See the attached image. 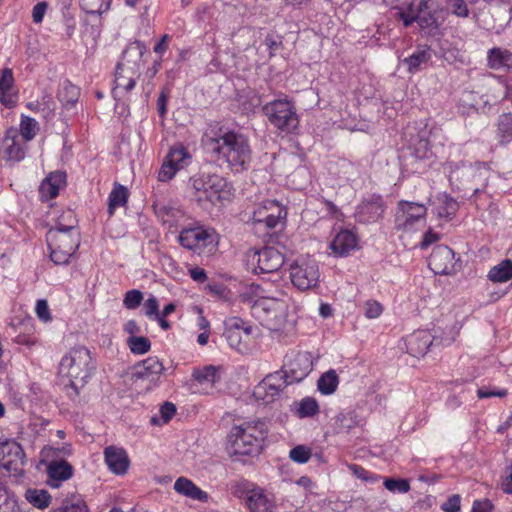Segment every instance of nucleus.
I'll list each match as a JSON object with an SVG mask.
<instances>
[{"instance_id": "nucleus-1", "label": "nucleus", "mask_w": 512, "mask_h": 512, "mask_svg": "<svg viewBox=\"0 0 512 512\" xmlns=\"http://www.w3.org/2000/svg\"><path fill=\"white\" fill-rule=\"evenodd\" d=\"M202 143L221 165L235 173L246 171L252 161V150L247 136L234 130L214 127L206 131Z\"/></svg>"}, {"instance_id": "nucleus-2", "label": "nucleus", "mask_w": 512, "mask_h": 512, "mask_svg": "<svg viewBox=\"0 0 512 512\" xmlns=\"http://www.w3.org/2000/svg\"><path fill=\"white\" fill-rule=\"evenodd\" d=\"M268 428L263 421H249L234 425L228 434L227 450L231 457H256L264 448Z\"/></svg>"}, {"instance_id": "nucleus-3", "label": "nucleus", "mask_w": 512, "mask_h": 512, "mask_svg": "<svg viewBox=\"0 0 512 512\" xmlns=\"http://www.w3.org/2000/svg\"><path fill=\"white\" fill-rule=\"evenodd\" d=\"M96 370V360L93 358L89 349L79 346L71 349L60 361L59 373L69 378V384L66 385L69 397L74 398L79 395V389L84 387L88 379Z\"/></svg>"}, {"instance_id": "nucleus-4", "label": "nucleus", "mask_w": 512, "mask_h": 512, "mask_svg": "<svg viewBox=\"0 0 512 512\" xmlns=\"http://www.w3.org/2000/svg\"><path fill=\"white\" fill-rule=\"evenodd\" d=\"M187 192L191 200L207 208L227 199L231 194V185L219 174L199 172L189 178Z\"/></svg>"}, {"instance_id": "nucleus-5", "label": "nucleus", "mask_w": 512, "mask_h": 512, "mask_svg": "<svg viewBox=\"0 0 512 512\" xmlns=\"http://www.w3.org/2000/svg\"><path fill=\"white\" fill-rule=\"evenodd\" d=\"M490 175V167L486 162L450 163L449 181L458 189L469 186L474 193H478L480 187H485Z\"/></svg>"}, {"instance_id": "nucleus-6", "label": "nucleus", "mask_w": 512, "mask_h": 512, "mask_svg": "<svg viewBox=\"0 0 512 512\" xmlns=\"http://www.w3.org/2000/svg\"><path fill=\"white\" fill-rule=\"evenodd\" d=\"M269 123L280 132L290 134L299 126V117L295 104L286 96L267 102L262 107Z\"/></svg>"}, {"instance_id": "nucleus-7", "label": "nucleus", "mask_w": 512, "mask_h": 512, "mask_svg": "<svg viewBox=\"0 0 512 512\" xmlns=\"http://www.w3.org/2000/svg\"><path fill=\"white\" fill-rule=\"evenodd\" d=\"M244 263L247 270L254 274L273 273L283 266L284 252L272 246L251 248L245 253Z\"/></svg>"}, {"instance_id": "nucleus-8", "label": "nucleus", "mask_w": 512, "mask_h": 512, "mask_svg": "<svg viewBox=\"0 0 512 512\" xmlns=\"http://www.w3.org/2000/svg\"><path fill=\"white\" fill-rule=\"evenodd\" d=\"M252 315L269 330H279L285 323V303L274 298L254 301Z\"/></svg>"}, {"instance_id": "nucleus-9", "label": "nucleus", "mask_w": 512, "mask_h": 512, "mask_svg": "<svg viewBox=\"0 0 512 512\" xmlns=\"http://www.w3.org/2000/svg\"><path fill=\"white\" fill-rule=\"evenodd\" d=\"M289 271L291 282L298 290H310L319 282V267L314 259H297L290 265Z\"/></svg>"}, {"instance_id": "nucleus-10", "label": "nucleus", "mask_w": 512, "mask_h": 512, "mask_svg": "<svg viewBox=\"0 0 512 512\" xmlns=\"http://www.w3.org/2000/svg\"><path fill=\"white\" fill-rule=\"evenodd\" d=\"M224 326L223 336L229 346L240 353H246L253 333L252 326L239 317L226 319Z\"/></svg>"}, {"instance_id": "nucleus-11", "label": "nucleus", "mask_w": 512, "mask_h": 512, "mask_svg": "<svg viewBox=\"0 0 512 512\" xmlns=\"http://www.w3.org/2000/svg\"><path fill=\"white\" fill-rule=\"evenodd\" d=\"M26 455L22 446L14 440L0 443V466L14 477H22Z\"/></svg>"}, {"instance_id": "nucleus-12", "label": "nucleus", "mask_w": 512, "mask_h": 512, "mask_svg": "<svg viewBox=\"0 0 512 512\" xmlns=\"http://www.w3.org/2000/svg\"><path fill=\"white\" fill-rule=\"evenodd\" d=\"M215 238L213 229L189 226L180 232L179 242L183 247L200 254L206 247L214 244Z\"/></svg>"}, {"instance_id": "nucleus-13", "label": "nucleus", "mask_w": 512, "mask_h": 512, "mask_svg": "<svg viewBox=\"0 0 512 512\" xmlns=\"http://www.w3.org/2000/svg\"><path fill=\"white\" fill-rule=\"evenodd\" d=\"M429 268L438 275L455 274L461 267L454 251L446 245L434 248L428 261Z\"/></svg>"}, {"instance_id": "nucleus-14", "label": "nucleus", "mask_w": 512, "mask_h": 512, "mask_svg": "<svg viewBox=\"0 0 512 512\" xmlns=\"http://www.w3.org/2000/svg\"><path fill=\"white\" fill-rule=\"evenodd\" d=\"M75 226H51L46 234L49 248L57 247L69 249L73 252L79 247V232L74 230Z\"/></svg>"}, {"instance_id": "nucleus-15", "label": "nucleus", "mask_w": 512, "mask_h": 512, "mask_svg": "<svg viewBox=\"0 0 512 512\" xmlns=\"http://www.w3.org/2000/svg\"><path fill=\"white\" fill-rule=\"evenodd\" d=\"M25 141L20 137L16 128L6 131L0 147V155L10 162H19L25 157Z\"/></svg>"}, {"instance_id": "nucleus-16", "label": "nucleus", "mask_w": 512, "mask_h": 512, "mask_svg": "<svg viewBox=\"0 0 512 512\" xmlns=\"http://www.w3.org/2000/svg\"><path fill=\"white\" fill-rule=\"evenodd\" d=\"M289 383L280 372L266 376L254 390V395L266 403L274 400Z\"/></svg>"}, {"instance_id": "nucleus-17", "label": "nucleus", "mask_w": 512, "mask_h": 512, "mask_svg": "<svg viewBox=\"0 0 512 512\" xmlns=\"http://www.w3.org/2000/svg\"><path fill=\"white\" fill-rule=\"evenodd\" d=\"M329 247L333 255L346 257L359 249V237L354 230L343 228L334 236Z\"/></svg>"}, {"instance_id": "nucleus-18", "label": "nucleus", "mask_w": 512, "mask_h": 512, "mask_svg": "<svg viewBox=\"0 0 512 512\" xmlns=\"http://www.w3.org/2000/svg\"><path fill=\"white\" fill-rule=\"evenodd\" d=\"M385 211V204L381 195L373 194L363 200L357 207L359 221L364 223H375L382 219Z\"/></svg>"}, {"instance_id": "nucleus-19", "label": "nucleus", "mask_w": 512, "mask_h": 512, "mask_svg": "<svg viewBox=\"0 0 512 512\" xmlns=\"http://www.w3.org/2000/svg\"><path fill=\"white\" fill-rule=\"evenodd\" d=\"M141 72H136L116 65L115 86L112 89V95L115 100L124 98L136 85Z\"/></svg>"}, {"instance_id": "nucleus-20", "label": "nucleus", "mask_w": 512, "mask_h": 512, "mask_svg": "<svg viewBox=\"0 0 512 512\" xmlns=\"http://www.w3.org/2000/svg\"><path fill=\"white\" fill-rule=\"evenodd\" d=\"M103 454L105 463L112 473L120 476L127 473L130 459L124 448L110 445L104 449Z\"/></svg>"}, {"instance_id": "nucleus-21", "label": "nucleus", "mask_w": 512, "mask_h": 512, "mask_svg": "<svg viewBox=\"0 0 512 512\" xmlns=\"http://www.w3.org/2000/svg\"><path fill=\"white\" fill-rule=\"evenodd\" d=\"M427 214L425 205L401 200L398 202L396 211V221L401 224H413L414 222L424 221Z\"/></svg>"}, {"instance_id": "nucleus-22", "label": "nucleus", "mask_w": 512, "mask_h": 512, "mask_svg": "<svg viewBox=\"0 0 512 512\" xmlns=\"http://www.w3.org/2000/svg\"><path fill=\"white\" fill-rule=\"evenodd\" d=\"M147 51V47L141 41H134L127 45L122 53L121 61L118 66L140 72L143 65V55Z\"/></svg>"}, {"instance_id": "nucleus-23", "label": "nucleus", "mask_w": 512, "mask_h": 512, "mask_svg": "<svg viewBox=\"0 0 512 512\" xmlns=\"http://www.w3.org/2000/svg\"><path fill=\"white\" fill-rule=\"evenodd\" d=\"M311 370L312 363L309 357L306 354H298L287 364V370L283 376L290 385L302 381Z\"/></svg>"}, {"instance_id": "nucleus-24", "label": "nucleus", "mask_w": 512, "mask_h": 512, "mask_svg": "<svg viewBox=\"0 0 512 512\" xmlns=\"http://www.w3.org/2000/svg\"><path fill=\"white\" fill-rule=\"evenodd\" d=\"M266 246H278L284 251L291 246V235L286 226H264V231L259 234Z\"/></svg>"}, {"instance_id": "nucleus-25", "label": "nucleus", "mask_w": 512, "mask_h": 512, "mask_svg": "<svg viewBox=\"0 0 512 512\" xmlns=\"http://www.w3.org/2000/svg\"><path fill=\"white\" fill-rule=\"evenodd\" d=\"M246 504L251 512H278L273 499L259 487H254L250 491Z\"/></svg>"}, {"instance_id": "nucleus-26", "label": "nucleus", "mask_w": 512, "mask_h": 512, "mask_svg": "<svg viewBox=\"0 0 512 512\" xmlns=\"http://www.w3.org/2000/svg\"><path fill=\"white\" fill-rule=\"evenodd\" d=\"M73 468L66 460H54L47 466V484L52 488H58L61 482L72 477Z\"/></svg>"}, {"instance_id": "nucleus-27", "label": "nucleus", "mask_w": 512, "mask_h": 512, "mask_svg": "<svg viewBox=\"0 0 512 512\" xmlns=\"http://www.w3.org/2000/svg\"><path fill=\"white\" fill-rule=\"evenodd\" d=\"M66 184V173L63 171L51 172L40 184L39 193L43 200H50L59 194V190Z\"/></svg>"}, {"instance_id": "nucleus-28", "label": "nucleus", "mask_w": 512, "mask_h": 512, "mask_svg": "<svg viewBox=\"0 0 512 512\" xmlns=\"http://www.w3.org/2000/svg\"><path fill=\"white\" fill-rule=\"evenodd\" d=\"M176 493L192 500L206 503L209 500L207 492L199 488L192 480L186 477H179L173 486Z\"/></svg>"}, {"instance_id": "nucleus-29", "label": "nucleus", "mask_w": 512, "mask_h": 512, "mask_svg": "<svg viewBox=\"0 0 512 512\" xmlns=\"http://www.w3.org/2000/svg\"><path fill=\"white\" fill-rule=\"evenodd\" d=\"M458 209V202L447 193H439L436 196L433 210L439 219L451 221Z\"/></svg>"}, {"instance_id": "nucleus-30", "label": "nucleus", "mask_w": 512, "mask_h": 512, "mask_svg": "<svg viewBox=\"0 0 512 512\" xmlns=\"http://www.w3.org/2000/svg\"><path fill=\"white\" fill-rule=\"evenodd\" d=\"M164 371L163 363L155 356L148 357L138 366L135 375L141 379H147L156 383Z\"/></svg>"}, {"instance_id": "nucleus-31", "label": "nucleus", "mask_w": 512, "mask_h": 512, "mask_svg": "<svg viewBox=\"0 0 512 512\" xmlns=\"http://www.w3.org/2000/svg\"><path fill=\"white\" fill-rule=\"evenodd\" d=\"M432 336L426 331L413 333L407 341L408 352L414 357H423L432 345Z\"/></svg>"}, {"instance_id": "nucleus-32", "label": "nucleus", "mask_w": 512, "mask_h": 512, "mask_svg": "<svg viewBox=\"0 0 512 512\" xmlns=\"http://www.w3.org/2000/svg\"><path fill=\"white\" fill-rule=\"evenodd\" d=\"M432 58L431 49L427 46L418 47L410 56L403 59L409 73L418 72Z\"/></svg>"}, {"instance_id": "nucleus-33", "label": "nucleus", "mask_w": 512, "mask_h": 512, "mask_svg": "<svg viewBox=\"0 0 512 512\" xmlns=\"http://www.w3.org/2000/svg\"><path fill=\"white\" fill-rule=\"evenodd\" d=\"M487 278L493 283H505L512 279V260L504 259L493 266L489 270Z\"/></svg>"}, {"instance_id": "nucleus-34", "label": "nucleus", "mask_w": 512, "mask_h": 512, "mask_svg": "<svg viewBox=\"0 0 512 512\" xmlns=\"http://www.w3.org/2000/svg\"><path fill=\"white\" fill-rule=\"evenodd\" d=\"M80 96V89L69 81H64L58 91V99L62 105L69 109L73 107Z\"/></svg>"}, {"instance_id": "nucleus-35", "label": "nucleus", "mask_w": 512, "mask_h": 512, "mask_svg": "<svg viewBox=\"0 0 512 512\" xmlns=\"http://www.w3.org/2000/svg\"><path fill=\"white\" fill-rule=\"evenodd\" d=\"M339 385V377L335 370L323 373L317 381V389L322 395L333 394Z\"/></svg>"}, {"instance_id": "nucleus-36", "label": "nucleus", "mask_w": 512, "mask_h": 512, "mask_svg": "<svg viewBox=\"0 0 512 512\" xmlns=\"http://www.w3.org/2000/svg\"><path fill=\"white\" fill-rule=\"evenodd\" d=\"M320 407L317 400L313 397L306 396L302 398L295 409V414L300 418H312L318 415Z\"/></svg>"}, {"instance_id": "nucleus-37", "label": "nucleus", "mask_w": 512, "mask_h": 512, "mask_svg": "<svg viewBox=\"0 0 512 512\" xmlns=\"http://www.w3.org/2000/svg\"><path fill=\"white\" fill-rule=\"evenodd\" d=\"M192 377L199 384H209L211 387H214L220 380L218 368L213 365L205 366L202 369H195Z\"/></svg>"}, {"instance_id": "nucleus-38", "label": "nucleus", "mask_w": 512, "mask_h": 512, "mask_svg": "<svg viewBox=\"0 0 512 512\" xmlns=\"http://www.w3.org/2000/svg\"><path fill=\"white\" fill-rule=\"evenodd\" d=\"M497 137L501 144L512 141V113L501 114L497 120Z\"/></svg>"}, {"instance_id": "nucleus-39", "label": "nucleus", "mask_w": 512, "mask_h": 512, "mask_svg": "<svg viewBox=\"0 0 512 512\" xmlns=\"http://www.w3.org/2000/svg\"><path fill=\"white\" fill-rule=\"evenodd\" d=\"M269 221L266 224H279L286 221L287 209L277 200H266Z\"/></svg>"}, {"instance_id": "nucleus-40", "label": "nucleus", "mask_w": 512, "mask_h": 512, "mask_svg": "<svg viewBox=\"0 0 512 512\" xmlns=\"http://www.w3.org/2000/svg\"><path fill=\"white\" fill-rule=\"evenodd\" d=\"M128 189L123 185H115L109 195L108 212L113 214L117 207L124 206L128 199Z\"/></svg>"}, {"instance_id": "nucleus-41", "label": "nucleus", "mask_w": 512, "mask_h": 512, "mask_svg": "<svg viewBox=\"0 0 512 512\" xmlns=\"http://www.w3.org/2000/svg\"><path fill=\"white\" fill-rule=\"evenodd\" d=\"M25 496L30 504L39 509L47 508L51 502L50 494L43 489H28Z\"/></svg>"}, {"instance_id": "nucleus-42", "label": "nucleus", "mask_w": 512, "mask_h": 512, "mask_svg": "<svg viewBox=\"0 0 512 512\" xmlns=\"http://www.w3.org/2000/svg\"><path fill=\"white\" fill-rule=\"evenodd\" d=\"M112 0H79L80 7L87 14L102 15L106 13L111 6Z\"/></svg>"}, {"instance_id": "nucleus-43", "label": "nucleus", "mask_w": 512, "mask_h": 512, "mask_svg": "<svg viewBox=\"0 0 512 512\" xmlns=\"http://www.w3.org/2000/svg\"><path fill=\"white\" fill-rule=\"evenodd\" d=\"M126 344L134 355H144L151 349V341L144 336H129L126 339Z\"/></svg>"}, {"instance_id": "nucleus-44", "label": "nucleus", "mask_w": 512, "mask_h": 512, "mask_svg": "<svg viewBox=\"0 0 512 512\" xmlns=\"http://www.w3.org/2000/svg\"><path fill=\"white\" fill-rule=\"evenodd\" d=\"M189 157L187 150L183 146H176L170 149V152L166 157V161L178 169H181L187 164V159Z\"/></svg>"}, {"instance_id": "nucleus-45", "label": "nucleus", "mask_w": 512, "mask_h": 512, "mask_svg": "<svg viewBox=\"0 0 512 512\" xmlns=\"http://www.w3.org/2000/svg\"><path fill=\"white\" fill-rule=\"evenodd\" d=\"M53 512H89V510L83 499L74 497L72 499H65L62 505Z\"/></svg>"}, {"instance_id": "nucleus-46", "label": "nucleus", "mask_w": 512, "mask_h": 512, "mask_svg": "<svg viewBox=\"0 0 512 512\" xmlns=\"http://www.w3.org/2000/svg\"><path fill=\"white\" fill-rule=\"evenodd\" d=\"M37 122L30 117H23L20 123L19 135L24 141H30L36 136Z\"/></svg>"}, {"instance_id": "nucleus-47", "label": "nucleus", "mask_w": 512, "mask_h": 512, "mask_svg": "<svg viewBox=\"0 0 512 512\" xmlns=\"http://www.w3.org/2000/svg\"><path fill=\"white\" fill-rule=\"evenodd\" d=\"M396 16L399 20L403 22L405 27H409L414 22H417V13L415 10L414 2H410L407 5L406 10L402 8H397Z\"/></svg>"}, {"instance_id": "nucleus-48", "label": "nucleus", "mask_w": 512, "mask_h": 512, "mask_svg": "<svg viewBox=\"0 0 512 512\" xmlns=\"http://www.w3.org/2000/svg\"><path fill=\"white\" fill-rule=\"evenodd\" d=\"M384 487L392 493L404 494L410 490V483L407 479L386 478Z\"/></svg>"}, {"instance_id": "nucleus-49", "label": "nucleus", "mask_w": 512, "mask_h": 512, "mask_svg": "<svg viewBox=\"0 0 512 512\" xmlns=\"http://www.w3.org/2000/svg\"><path fill=\"white\" fill-rule=\"evenodd\" d=\"M159 214L162 216L163 224H171L172 222H179L184 219L183 211L174 207L164 206L160 208Z\"/></svg>"}, {"instance_id": "nucleus-50", "label": "nucleus", "mask_w": 512, "mask_h": 512, "mask_svg": "<svg viewBox=\"0 0 512 512\" xmlns=\"http://www.w3.org/2000/svg\"><path fill=\"white\" fill-rule=\"evenodd\" d=\"M311 456V449L304 445H298L292 448L289 452L290 459L298 464L307 463L310 460Z\"/></svg>"}, {"instance_id": "nucleus-51", "label": "nucleus", "mask_w": 512, "mask_h": 512, "mask_svg": "<svg viewBox=\"0 0 512 512\" xmlns=\"http://www.w3.org/2000/svg\"><path fill=\"white\" fill-rule=\"evenodd\" d=\"M50 250V258L57 265L67 264L71 256L75 253L72 251V248L65 250L64 248L52 247Z\"/></svg>"}, {"instance_id": "nucleus-52", "label": "nucleus", "mask_w": 512, "mask_h": 512, "mask_svg": "<svg viewBox=\"0 0 512 512\" xmlns=\"http://www.w3.org/2000/svg\"><path fill=\"white\" fill-rule=\"evenodd\" d=\"M143 300V293L137 289L126 292L123 304L127 309L133 310L139 307Z\"/></svg>"}, {"instance_id": "nucleus-53", "label": "nucleus", "mask_w": 512, "mask_h": 512, "mask_svg": "<svg viewBox=\"0 0 512 512\" xmlns=\"http://www.w3.org/2000/svg\"><path fill=\"white\" fill-rule=\"evenodd\" d=\"M448 9L452 14L467 18L469 16V9L466 0H446Z\"/></svg>"}, {"instance_id": "nucleus-54", "label": "nucleus", "mask_w": 512, "mask_h": 512, "mask_svg": "<svg viewBox=\"0 0 512 512\" xmlns=\"http://www.w3.org/2000/svg\"><path fill=\"white\" fill-rule=\"evenodd\" d=\"M364 316L368 319L378 318L383 313V305L376 300H367L363 306Z\"/></svg>"}, {"instance_id": "nucleus-55", "label": "nucleus", "mask_w": 512, "mask_h": 512, "mask_svg": "<svg viewBox=\"0 0 512 512\" xmlns=\"http://www.w3.org/2000/svg\"><path fill=\"white\" fill-rule=\"evenodd\" d=\"M413 154L417 159H428L432 154L429 141L425 138H420L414 144Z\"/></svg>"}, {"instance_id": "nucleus-56", "label": "nucleus", "mask_w": 512, "mask_h": 512, "mask_svg": "<svg viewBox=\"0 0 512 512\" xmlns=\"http://www.w3.org/2000/svg\"><path fill=\"white\" fill-rule=\"evenodd\" d=\"M348 468L355 477L363 481L375 482L378 479V477L375 474L371 473L370 471L366 470L364 467L360 465L350 464Z\"/></svg>"}, {"instance_id": "nucleus-57", "label": "nucleus", "mask_w": 512, "mask_h": 512, "mask_svg": "<svg viewBox=\"0 0 512 512\" xmlns=\"http://www.w3.org/2000/svg\"><path fill=\"white\" fill-rule=\"evenodd\" d=\"M252 220L254 224H266L269 221V215L267 212L266 200L256 204L252 212Z\"/></svg>"}, {"instance_id": "nucleus-58", "label": "nucleus", "mask_w": 512, "mask_h": 512, "mask_svg": "<svg viewBox=\"0 0 512 512\" xmlns=\"http://www.w3.org/2000/svg\"><path fill=\"white\" fill-rule=\"evenodd\" d=\"M417 23L423 29H437L439 26L434 12H427L423 15L417 13Z\"/></svg>"}, {"instance_id": "nucleus-59", "label": "nucleus", "mask_w": 512, "mask_h": 512, "mask_svg": "<svg viewBox=\"0 0 512 512\" xmlns=\"http://www.w3.org/2000/svg\"><path fill=\"white\" fill-rule=\"evenodd\" d=\"M441 239V235L429 228L422 236V240L415 246L422 250L427 249L432 244L438 242Z\"/></svg>"}, {"instance_id": "nucleus-60", "label": "nucleus", "mask_w": 512, "mask_h": 512, "mask_svg": "<svg viewBox=\"0 0 512 512\" xmlns=\"http://www.w3.org/2000/svg\"><path fill=\"white\" fill-rule=\"evenodd\" d=\"M252 489V484L245 479L238 480L232 485V493L238 498L247 497Z\"/></svg>"}, {"instance_id": "nucleus-61", "label": "nucleus", "mask_w": 512, "mask_h": 512, "mask_svg": "<svg viewBox=\"0 0 512 512\" xmlns=\"http://www.w3.org/2000/svg\"><path fill=\"white\" fill-rule=\"evenodd\" d=\"M508 394V391L504 388H479L477 390V396L480 399L490 398V397H506Z\"/></svg>"}, {"instance_id": "nucleus-62", "label": "nucleus", "mask_w": 512, "mask_h": 512, "mask_svg": "<svg viewBox=\"0 0 512 512\" xmlns=\"http://www.w3.org/2000/svg\"><path fill=\"white\" fill-rule=\"evenodd\" d=\"M444 512H459L461 509V497L453 494L441 505Z\"/></svg>"}, {"instance_id": "nucleus-63", "label": "nucleus", "mask_w": 512, "mask_h": 512, "mask_svg": "<svg viewBox=\"0 0 512 512\" xmlns=\"http://www.w3.org/2000/svg\"><path fill=\"white\" fill-rule=\"evenodd\" d=\"M178 170L179 169L177 167H175L168 161H165L158 173V180L161 182L169 181L174 177Z\"/></svg>"}, {"instance_id": "nucleus-64", "label": "nucleus", "mask_w": 512, "mask_h": 512, "mask_svg": "<svg viewBox=\"0 0 512 512\" xmlns=\"http://www.w3.org/2000/svg\"><path fill=\"white\" fill-rule=\"evenodd\" d=\"M143 309L145 315L149 318H154L160 314L158 300L154 296L149 297L144 302Z\"/></svg>"}]
</instances>
